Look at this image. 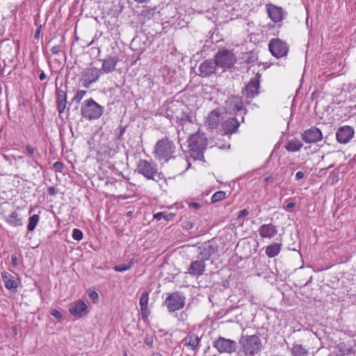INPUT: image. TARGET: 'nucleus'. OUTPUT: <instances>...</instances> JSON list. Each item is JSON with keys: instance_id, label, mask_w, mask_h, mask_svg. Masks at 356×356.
<instances>
[{"instance_id": "obj_31", "label": "nucleus", "mask_w": 356, "mask_h": 356, "mask_svg": "<svg viewBox=\"0 0 356 356\" xmlns=\"http://www.w3.org/2000/svg\"><path fill=\"white\" fill-rule=\"evenodd\" d=\"M134 264V260H131L128 264H122L120 265L115 266L113 269L116 272H124L130 269Z\"/></svg>"}, {"instance_id": "obj_58", "label": "nucleus", "mask_w": 356, "mask_h": 356, "mask_svg": "<svg viewBox=\"0 0 356 356\" xmlns=\"http://www.w3.org/2000/svg\"><path fill=\"white\" fill-rule=\"evenodd\" d=\"M152 356H162L159 353H154L152 355Z\"/></svg>"}, {"instance_id": "obj_6", "label": "nucleus", "mask_w": 356, "mask_h": 356, "mask_svg": "<svg viewBox=\"0 0 356 356\" xmlns=\"http://www.w3.org/2000/svg\"><path fill=\"white\" fill-rule=\"evenodd\" d=\"M236 62L235 55L226 49H220L215 56V64L220 67L230 68Z\"/></svg>"}, {"instance_id": "obj_3", "label": "nucleus", "mask_w": 356, "mask_h": 356, "mask_svg": "<svg viewBox=\"0 0 356 356\" xmlns=\"http://www.w3.org/2000/svg\"><path fill=\"white\" fill-rule=\"evenodd\" d=\"M136 171L147 179L159 181L162 179V174L158 172L156 163L152 161L140 159L136 165Z\"/></svg>"}, {"instance_id": "obj_23", "label": "nucleus", "mask_w": 356, "mask_h": 356, "mask_svg": "<svg viewBox=\"0 0 356 356\" xmlns=\"http://www.w3.org/2000/svg\"><path fill=\"white\" fill-rule=\"evenodd\" d=\"M239 127V122L235 118H231L222 124L223 135L235 133Z\"/></svg>"}, {"instance_id": "obj_48", "label": "nucleus", "mask_w": 356, "mask_h": 356, "mask_svg": "<svg viewBox=\"0 0 356 356\" xmlns=\"http://www.w3.org/2000/svg\"><path fill=\"white\" fill-rule=\"evenodd\" d=\"M197 139H198V137L197 136H193L192 138H191V143L190 144V146L192 147V148H194L196 147V143H197Z\"/></svg>"}, {"instance_id": "obj_54", "label": "nucleus", "mask_w": 356, "mask_h": 356, "mask_svg": "<svg viewBox=\"0 0 356 356\" xmlns=\"http://www.w3.org/2000/svg\"><path fill=\"white\" fill-rule=\"evenodd\" d=\"M149 0H135L138 3H143L149 1Z\"/></svg>"}, {"instance_id": "obj_28", "label": "nucleus", "mask_w": 356, "mask_h": 356, "mask_svg": "<svg viewBox=\"0 0 356 356\" xmlns=\"http://www.w3.org/2000/svg\"><path fill=\"white\" fill-rule=\"evenodd\" d=\"M175 215L172 213H168L167 211L158 212L154 215V219L156 220H163L165 221L175 220Z\"/></svg>"}, {"instance_id": "obj_45", "label": "nucleus", "mask_w": 356, "mask_h": 356, "mask_svg": "<svg viewBox=\"0 0 356 356\" xmlns=\"http://www.w3.org/2000/svg\"><path fill=\"white\" fill-rule=\"evenodd\" d=\"M89 297L90 298L91 300H92L94 302L97 300L98 298H99V296H98V293L95 291H92L90 294H89Z\"/></svg>"}, {"instance_id": "obj_47", "label": "nucleus", "mask_w": 356, "mask_h": 356, "mask_svg": "<svg viewBox=\"0 0 356 356\" xmlns=\"http://www.w3.org/2000/svg\"><path fill=\"white\" fill-rule=\"evenodd\" d=\"M11 264H12V266L14 267H16L18 265L17 257L15 254H13L11 256Z\"/></svg>"}, {"instance_id": "obj_27", "label": "nucleus", "mask_w": 356, "mask_h": 356, "mask_svg": "<svg viewBox=\"0 0 356 356\" xmlns=\"http://www.w3.org/2000/svg\"><path fill=\"white\" fill-rule=\"evenodd\" d=\"M302 147V143L298 139L289 140L285 145V149L288 152H296L299 151Z\"/></svg>"}, {"instance_id": "obj_57", "label": "nucleus", "mask_w": 356, "mask_h": 356, "mask_svg": "<svg viewBox=\"0 0 356 356\" xmlns=\"http://www.w3.org/2000/svg\"><path fill=\"white\" fill-rule=\"evenodd\" d=\"M174 353L177 355V356H180L181 355V353H179V350H177V348H175L174 349Z\"/></svg>"}, {"instance_id": "obj_36", "label": "nucleus", "mask_w": 356, "mask_h": 356, "mask_svg": "<svg viewBox=\"0 0 356 356\" xmlns=\"http://www.w3.org/2000/svg\"><path fill=\"white\" fill-rule=\"evenodd\" d=\"M231 103L235 104V110L238 111L242 108L243 106V102L241 100L237 99V98H233L230 99Z\"/></svg>"}, {"instance_id": "obj_49", "label": "nucleus", "mask_w": 356, "mask_h": 356, "mask_svg": "<svg viewBox=\"0 0 356 356\" xmlns=\"http://www.w3.org/2000/svg\"><path fill=\"white\" fill-rule=\"evenodd\" d=\"M305 176V173L302 171H298V172H296V180H300V179H302Z\"/></svg>"}, {"instance_id": "obj_21", "label": "nucleus", "mask_w": 356, "mask_h": 356, "mask_svg": "<svg viewBox=\"0 0 356 356\" xmlns=\"http://www.w3.org/2000/svg\"><path fill=\"white\" fill-rule=\"evenodd\" d=\"M120 61L118 56H108L102 60V72L110 73L115 70L118 63Z\"/></svg>"}, {"instance_id": "obj_11", "label": "nucleus", "mask_w": 356, "mask_h": 356, "mask_svg": "<svg viewBox=\"0 0 356 356\" xmlns=\"http://www.w3.org/2000/svg\"><path fill=\"white\" fill-rule=\"evenodd\" d=\"M69 311L74 316L81 318L88 314V307L86 303L79 299L70 305Z\"/></svg>"}, {"instance_id": "obj_40", "label": "nucleus", "mask_w": 356, "mask_h": 356, "mask_svg": "<svg viewBox=\"0 0 356 356\" xmlns=\"http://www.w3.org/2000/svg\"><path fill=\"white\" fill-rule=\"evenodd\" d=\"M248 214H249L248 210L246 209H244L238 213V216H237V220H241L242 219V218L247 216Z\"/></svg>"}, {"instance_id": "obj_38", "label": "nucleus", "mask_w": 356, "mask_h": 356, "mask_svg": "<svg viewBox=\"0 0 356 356\" xmlns=\"http://www.w3.org/2000/svg\"><path fill=\"white\" fill-rule=\"evenodd\" d=\"M50 314L55 317L57 320H60L63 318L61 313L57 309H52Z\"/></svg>"}, {"instance_id": "obj_22", "label": "nucleus", "mask_w": 356, "mask_h": 356, "mask_svg": "<svg viewBox=\"0 0 356 356\" xmlns=\"http://www.w3.org/2000/svg\"><path fill=\"white\" fill-rule=\"evenodd\" d=\"M259 232L262 238H273L277 234V229L273 224H263L259 229Z\"/></svg>"}, {"instance_id": "obj_17", "label": "nucleus", "mask_w": 356, "mask_h": 356, "mask_svg": "<svg viewBox=\"0 0 356 356\" xmlns=\"http://www.w3.org/2000/svg\"><path fill=\"white\" fill-rule=\"evenodd\" d=\"M202 259L192 261L188 268V273L192 276L202 275L205 270V264Z\"/></svg>"}, {"instance_id": "obj_39", "label": "nucleus", "mask_w": 356, "mask_h": 356, "mask_svg": "<svg viewBox=\"0 0 356 356\" xmlns=\"http://www.w3.org/2000/svg\"><path fill=\"white\" fill-rule=\"evenodd\" d=\"M53 166L54 168L58 172H61L64 168L63 163L60 161L55 162Z\"/></svg>"}, {"instance_id": "obj_18", "label": "nucleus", "mask_w": 356, "mask_h": 356, "mask_svg": "<svg viewBox=\"0 0 356 356\" xmlns=\"http://www.w3.org/2000/svg\"><path fill=\"white\" fill-rule=\"evenodd\" d=\"M220 122V113L218 110L210 112L205 120V126L210 129H216Z\"/></svg>"}, {"instance_id": "obj_33", "label": "nucleus", "mask_w": 356, "mask_h": 356, "mask_svg": "<svg viewBox=\"0 0 356 356\" xmlns=\"http://www.w3.org/2000/svg\"><path fill=\"white\" fill-rule=\"evenodd\" d=\"M188 206L190 209H192L193 211H198L202 208V207L204 204V202H187Z\"/></svg>"}, {"instance_id": "obj_20", "label": "nucleus", "mask_w": 356, "mask_h": 356, "mask_svg": "<svg viewBox=\"0 0 356 356\" xmlns=\"http://www.w3.org/2000/svg\"><path fill=\"white\" fill-rule=\"evenodd\" d=\"M1 275L5 287L13 293L16 292L18 287L17 280H15L14 276L6 271L3 272Z\"/></svg>"}, {"instance_id": "obj_8", "label": "nucleus", "mask_w": 356, "mask_h": 356, "mask_svg": "<svg viewBox=\"0 0 356 356\" xmlns=\"http://www.w3.org/2000/svg\"><path fill=\"white\" fill-rule=\"evenodd\" d=\"M268 49L271 54L277 58L287 55L289 47L286 42L280 38H273L268 43Z\"/></svg>"}, {"instance_id": "obj_50", "label": "nucleus", "mask_w": 356, "mask_h": 356, "mask_svg": "<svg viewBox=\"0 0 356 356\" xmlns=\"http://www.w3.org/2000/svg\"><path fill=\"white\" fill-rule=\"evenodd\" d=\"M37 224H28L27 229L29 232L33 231Z\"/></svg>"}, {"instance_id": "obj_5", "label": "nucleus", "mask_w": 356, "mask_h": 356, "mask_svg": "<svg viewBox=\"0 0 356 356\" xmlns=\"http://www.w3.org/2000/svg\"><path fill=\"white\" fill-rule=\"evenodd\" d=\"M186 297L179 291H175L168 295L163 305L167 307L169 312H175L184 308Z\"/></svg>"}, {"instance_id": "obj_25", "label": "nucleus", "mask_w": 356, "mask_h": 356, "mask_svg": "<svg viewBox=\"0 0 356 356\" xmlns=\"http://www.w3.org/2000/svg\"><path fill=\"white\" fill-rule=\"evenodd\" d=\"M200 337L194 333H189L186 337H185L182 342L184 343V346H190L193 350H195L199 345Z\"/></svg>"}, {"instance_id": "obj_12", "label": "nucleus", "mask_w": 356, "mask_h": 356, "mask_svg": "<svg viewBox=\"0 0 356 356\" xmlns=\"http://www.w3.org/2000/svg\"><path fill=\"white\" fill-rule=\"evenodd\" d=\"M337 140L340 143H347L354 136V130L350 126L340 127L336 133Z\"/></svg>"}, {"instance_id": "obj_7", "label": "nucleus", "mask_w": 356, "mask_h": 356, "mask_svg": "<svg viewBox=\"0 0 356 356\" xmlns=\"http://www.w3.org/2000/svg\"><path fill=\"white\" fill-rule=\"evenodd\" d=\"M213 346L218 350L220 353L232 354L236 352L237 349V343L236 341L219 337L213 341Z\"/></svg>"}, {"instance_id": "obj_29", "label": "nucleus", "mask_w": 356, "mask_h": 356, "mask_svg": "<svg viewBox=\"0 0 356 356\" xmlns=\"http://www.w3.org/2000/svg\"><path fill=\"white\" fill-rule=\"evenodd\" d=\"M291 353L293 356H308V350L299 344L293 345Z\"/></svg>"}, {"instance_id": "obj_34", "label": "nucleus", "mask_w": 356, "mask_h": 356, "mask_svg": "<svg viewBox=\"0 0 356 356\" xmlns=\"http://www.w3.org/2000/svg\"><path fill=\"white\" fill-rule=\"evenodd\" d=\"M72 238L76 241H81L83 238V232L79 229H74L72 231Z\"/></svg>"}, {"instance_id": "obj_32", "label": "nucleus", "mask_w": 356, "mask_h": 356, "mask_svg": "<svg viewBox=\"0 0 356 356\" xmlns=\"http://www.w3.org/2000/svg\"><path fill=\"white\" fill-rule=\"evenodd\" d=\"M86 91L79 90L76 92L74 97H73L72 102H75L76 104H79L81 102L82 99L86 95Z\"/></svg>"}, {"instance_id": "obj_52", "label": "nucleus", "mask_w": 356, "mask_h": 356, "mask_svg": "<svg viewBox=\"0 0 356 356\" xmlns=\"http://www.w3.org/2000/svg\"><path fill=\"white\" fill-rule=\"evenodd\" d=\"M40 27H39L37 30H36V32L35 33V38L37 39L39 38L40 36Z\"/></svg>"}, {"instance_id": "obj_42", "label": "nucleus", "mask_w": 356, "mask_h": 356, "mask_svg": "<svg viewBox=\"0 0 356 356\" xmlns=\"http://www.w3.org/2000/svg\"><path fill=\"white\" fill-rule=\"evenodd\" d=\"M51 52L53 54H58L60 52V47L59 45H55L51 49Z\"/></svg>"}, {"instance_id": "obj_13", "label": "nucleus", "mask_w": 356, "mask_h": 356, "mask_svg": "<svg viewBox=\"0 0 356 356\" xmlns=\"http://www.w3.org/2000/svg\"><path fill=\"white\" fill-rule=\"evenodd\" d=\"M323 138L321 130L316 127H312L306 130L302 135V140L308 143H316Z\"/></svg>"}, {"instance_id": "obj_16", "label": "nucleus", "mask_w": 356, "mask_h": 356, "mask_svg": "<svg viewBox=\"0 0 356 356\" xmlns=\"http://www.w3.org/2000/svg\"><path fill=\"white\" fill-rule=\"evenodd\" d=\"M148 302H149V292L143 291L141 294L139 305L140 308V314L142 316V319L145 322L148 321V317L150 314V310L148 309Z\"/></svg>"}, {"instance_id": "obj_15", "label": "nucleus", "mask_w": 356, "mask_h": 356, "mask_svg": "<svg viewBox=\"0 0 356 356\" xmlns=\"http://www.w3.org/2000/svg\"><path fill=\"white\" fill-rule=\"evenodd\" d=\"M259 78L255 77L252 79L245 87L243 92L246 98L252 99L259 94Z\"/></svg>"}, {"instance_id": "obj_43", "label": "nucleus", "mask_w": 356, "mask_h": 356, "mask_svg": "<svg viewBox=\"0 0 356 356\" xmlns=\"http://www.w3.org/2000/svg\"><path fill=\"white\" fill-rule=\"evenodd\" d=\"M56 189L55 188V187L54 186H49L48 188H47V193L49 195L51 196H54L56 194Z\"/></svg>"}, {"instance_id": "obj_19", "label": "nucleus", "mask_w": 356, "mask_h": 356, "mask_svg": "<svg viewBox=\"0 0 356 356\" xmlns=\"http://www.w3.org/2000/svg\"><path fill=\"white\" fill-rule=\"evenodd\" d=\"M216 64L212 60H205L199 67L200 76L207 77L216 73Z\"/></svg>"}, {"instance_id": "obj_2", "label": "nucleus", "mask_w": 356, "mask_h": 356, "mask_svg": "<svg viewBox=\"0 0 356 356\" xmlns=\"http://www.w3.org/2000/svg\"><path fill=\"white\" fill-rule=\"evenodd\" d=\"M175 145L168 138L159 140L155 145L154 154L159 161H168L175 153Z\"/></svg>"}, {"instance_id": "obj_37", "label": "nucleus", "mask_w": 356, "mask_h": 356, "mask_svg": "<svg viewBox=\"0 0 356 356\" xmlns=\"http://www.w3.org/2000/svg\"><path fill=\"white\" fill-rule=\"evenodd\" d=\"M26 149L27 153L31 156H33L34 154L36 153V149L35 147L31 146V145H26Z\"/></svg>"}, {"instance_id": "obj_14", "label": "nucleus", "mask_w": 356, "mask_h": 356, "mask_svg": "<svg viewBox=\"0 0 356 356\" xmlns=\"http://www.w3.org/2000/svg\"><path fill=\"white\" fill-rule=\"evenodd\" d=\"M266 9L269 17L275 23L280 22L284 19V13L281 7L270 3L266 6Z\"/></svg>"}, {"instance_id": "obj_35", "label": "nucleus", "mask_w": 356, "mask_h": 356, "mask_svg": "<svg viewBox=\"0 0 356 356\" xmlns=\"http://www.w3.org/2000/svg\"><path fill=\"white\" fill-rule=\"evenodd\" d=\"M145 343L149 348H152L154 346V336L147 334L145 337Z\"/></svg>"}, {"instance_id": "obj_51", "label": "nucleus", "mask_w": 356, "mask_h": 356, "mask_svg": "<svg viewBox=\"0 0 356 356\" xmlns=\"http://www.w3.org/2000/svg\"><path fill=\"white\" fill-rule=\"evenodd\" d=\"M40 80L42 81L46 79V74L44 72H41L39 75Z\"/></svg>"}, {"instance_id": "obj_55", "label": "nucleus", "mask_w": 356, "mask_h": 356, "mask_svg": "<svg viewBox=\"0 0 356 356\" xmlns=\"http://www.w3.org/2000/svg\"><path fill=\"white\" fill-rule=\"evenodd\" d=\"M193 227V224H186V229H190Z\"/></svg>"}, {"instance_id": "obj_56", "label": "nucleus", "mask_w": 356, "mask_h": 356, "mask_svg": "<svg viewBox=\"0 0 356 356\" xmlns=\"http://www.w3.org/2000/svg\"><path fill=\"white\" fill-rule=\"evenodd\" d=\"M272 179H273V177L272 176H269V177H267L265 178V181H267V182L270 181Z\"/></svg>"}, {"instance_id": "obj_30", "label": "nucleus", "mask_w": 356, "mask_h": 356, "mask_svg": "<svg viewBox=\"0 0 356 356\" xmlns=\"http://www.w3.org/2000/svg\"><path fill=\"white\" fill-rule=\"evenodd\" d=\"M226 197V193L223 191H218L216 192L211 197V200L212 203H216L224 200Z\"/></svg>"}, {"instance_id": "obj_9", "label": "nucleus", "mask_w": 356, "mask_h": 356, "mask_svg": "<svg viewBox=\"0 0 356 356\" xmlns=\"http://www.w3.org/2000/svg\"><path fill=\"white\" fill-rule=\"evenodd\" d=\"M103 74L100 69L95 67H88L82 72L80 81L83 86L89 88L90 86L96 82Z\"/></svg>"}, {"instance_id": "obj_4", "label": "nucleus", "mask_w": 356, "mask_h": 356, "mask_svg": "<svg viewBox=\"0 0 356 356\" xmlns=\"http://www.w3.org/2000/svg\"><path fill=\"white\" fill-rule=\"evenodd\" d=\"M246 355H254L261 349V341L257 335H242L238 341Z\"/></svg>"}, {"instance_id": "obj_59", "label": "nucleus", "mask_w": 356, "mask_h": 356, "mask_svg": "<svg viewBox=\"0 0 356 356\" xmlns=\"http://www.w3.org/2000/svg\"><path fill=\"white\" fill-rule=\"evenodd\" d=\"M181 111H183V107H184V105H181Z\"/></svg>"}, {"instance_id": "obj_53", "label": "nucleus", "mask_w": 356, "mask_h": 356, "mask_svg": "<svg viewBox=\"0 0 356 356\" xmlns=\"http://www.w3.org/2000/svg\"><path fill=\"white\" fill-rule=\"evenodd\" d=\"M124 131H125V127H122L120 129V131L118 138H120L124 134Z\"/></svg>"}, {"instance_id": "obj_1", "label": "nucleus", "mask_w": 356, "mask_h": 356, "mask_svg": "<svg viewBox=\"0 0 356 356\" xmlns=\"http://www.w3.org/2000/svg\"><path fill=\"white\" fill-rule=\"evenodd\" d=\"M104 107L97 103L92 98L84 100L81 106L82 118L88 120L99 119L104 113Z\"/></svg>"}, {"instance_id": "obj_24", "label": "nucleus", "mask_w": 356, "mask_h": 356, "mask_svg": "<svg viewBox=\"0 0 356 356\" xmlns=\"http://www.w3.org/2000/svg\"><path fill=\"white\" fill-rule=\"evenodd\" d=\"M57 109L58 113H63L66 108L67 94L64 90H60L57 92Z\"/></svg>"}, {"instance_id": "obj_26", "label": "nucleus", "mask_w": 356, "mask_h": 356, "mask_svg": "<svg viewBox=\"0 0 356 356\" xmlns=\"http://www.w3.org/2000/svg\"><path fill=\"white\" fill-rule=\"evenodd\" d=\"M282 244L279 243H273L268 246H266V254L269 258H273L276 257L281 250Z\"/></svg>"}, {"instance_id": "obj_10", "label": "nucleus", "mask_w": 356, "mask_h": 356, "mask_svg": "<svg viewBox=\"0 0 356 356\" xmlns=\"http://www.w3.org/2000/svg\"><path fill=\"white\" fill-rule=\"evenodd\" d=\"M200 249L201 251L197 258H201L204 261H207L218 251V245L213 241H208Z\"/></svg>"}, {"instance_id": "obj_46", "label": "nucleus", "mask_w": 356, "mask_h": 356, "mask_svg": "<svg viewBox=\"0 0 356 356\" xmlns=\"http://www.w3.org/2000/svg\"><path fill=\"white\" fill-rule=\"evenodd\" d=\"M296 204L295 202H292V201H289L288 200L287 201V204H286V209L287 211H290L293 208H294Z\"/></svg>"}, {"instance_id": "obj_44", "label": "nucleus", "mask_w": 356, "mask_h": 356, "mask_svg": "<svg viewBox=\"0 0 356 356\" xmlns=\"http://www.w3.org/2000/svg\"><path fill=\"white\" fill-rule=\"evenodd\" d=\"M176 118L180 121H185L188 119V115L183 112L180 115H176Z\"/></svg>"}, {"instance_id": "obj_41", "label": "nucleus", "mask_w": 356, "mask_h": 356, "mask_svg": "<svg viewBox=\"0 0 356 356\" xmlns=\"http://www.w3.org/2000/svg\"><path fill=\"white\" fill-rule=\"evenodd\" d=\"M40 220V217L38 214H33L32 216L29 218V222H38Z\"/></svg>"}]
</instances>
